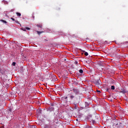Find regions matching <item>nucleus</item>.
Here are the masks:
<instances>
[{"mask_svg": "<svg viewBox=\"0 0 128 128\" xmlns=\"http://www.w3.org/2000/svg\"><path fill=\"white\" fill-rule=\"evenodd\" d=\"M84 128H92V126H84Z\"/></svg>", "mask_w": 128, "mask_h": 128, "instance_id": "16", "label": "nucleus"}, {"mask_svg": "<svg viewBox=\"0 0 128 128\" xmlns=\"http://www.w3.org/2000/svg\"><path fill=\"white\" fill-rule=\"evenodd\" d=\"M100 120V115H96L94 117V118L92 120V122L93 124H96V122H99Z\"/></svg>", "mask_w": 128, "mask_h": 128, "instance_id": "1", "label": "nucleus"}, {"mask_svg": "<svg viewBox=\"0 0 128 128\" xmlns=\"http://www.w3.org/2000/svg\"><path fill=\"white\" fill-rule=\"evenodd\" d=\"M79 72H80V74H83V73H84V70L80 69V70H79Z\"/></svg>", "mask_w": 128, "mask_h": 128, "instance_id": "11", "label": "nucleus"}, {"mask_svg": "<svg viewBox=\"0 0 128 128\" xmlns=\"http://www.w3.org/2000/svg\"><path fill=\"white\" fill-rule=\"evenodd\" d=\"M0 74H2V69L0 68Z\"/></svg>", "mask_w": 128, "mask_h": 128, "instance_id": "28", "label": "nucleus"}, {"mask_svg": "<svg viewBox=\"0 0 128 128\" xmlns=\"http://www.w3.org/2000/svg\"><path fill=\"white\" fill-rule=\"evenodd\" d=\"M31 128H36V126H34V125L32 126H31Z\"/></svg>", "mask_w": 128, "mask_h": 128, "instance_id": "24", "label": "nucleus"}, {"mask_svg": "<svg viewBox=\"0 0 128 128\" xmlns=\"http://www.w3.org/2000/svg\"><path fill=\"white\" fill-rule=\"evenodd\" d=\"M42 32H40V31H37V33L38 34H42Z\"/></svg>", "mask_w": 128, "mask_h": 128, "instance_id": "14", "label": "nucleus"}, {"mask_svg": "<svg viewBox=\"0 0 128 128\" xmlns=\"http://www.w3.org/2000/svg\"><path fill=\"white\" fill-rule=\"evenodd\" d=\"M114 86H111V90H114Z\"/></svg>", "mask_w": 128, "mask_h": 128, "instance_id": "19", "label": "nucleus"}, {"mask_svg": "<svg viewBox=\"0 0 128 128\" xmlns=\"http://www.w3.org/2000/svg\"><path fill=\"white\" fill-rule=\"evenodd\" d=\"M11 20H13V22H16V24H18V22L17 20H16L14 18H11Z\"/></svg>", "mask_w": 128, "mask_h": 128, "instance_id": "9", "label": "nucleus"}, {"mask_svg": "<svg viewBox=\"0 0 128 128\" xmlns=\"http://www.w3.org/2000/svg\"><path fill=\"white\" fill-rule=\"evenodd\" d=\"M48 76H49L48 78L50 79L51 80H53L54 82H56V76L55 75L50 74H48Z\"/></svg>", "mask_w": 128, "mask_h": 128, "instance_id": "2", "label": "nucleus"}, {"mask_svg": "<svg viewBox=\"0 0 128 128\" xmlns=\"http://www.w3.org/2000/svg\"><path fill=\"white\" fill-rule=\"evenodd\" d=\"M102 84V82H100V80H98L96 82V84H98V86H100Z\"/></svg>", "mask_w": 128, "mask_h": 128, "instance_id": "6", "label": "nucleus"}, {"mask_svg": "<svg viewBox=\"0 0 128 128\" xmlns=\"http://www.w3.org/2000/svg\"><path fill=\"white\" fill-rule=\"evenodd\" d=\"M26 30H30V28H28V27H26Z\"/></svg>", "mask_w": 128, "mask_h": 128, "instance_id": "21", "label": "nucleus"}, {"mask_svg": "<svg viewBox=\"0 0 128 128\" xmlns=\"http://www.w3.org/2000/svg\"><path fill=\"white\" fill-rule=\"evenodd\" d=\"M74 84H78V82H74Z\"/></svg>", "mask_w": 128, "mask_h": 128, "instance_id": "26", "label": "nucleus"}, {"mask_svg": "<svg viewBox=\"0 0 128 128\" xmlns=\"http://www.w3.org/2000/svg\"><path fill=\"white\" fill-rule=\"evenodd\" d=\"M97 92H98V94H100V90H97Z\"/></svg>", "mask_w": 128, "mask_h": 128, "instance_id": "25", "label": "nucleus"}, {"mask_svg": "<svg viewBox=\"0 0 128 128\" xmlns=\"http://www.w3.org/2000/svg\"><path fill=\"white\" fill-rule=\"evenodd\" d=\"M89 106V104H86L85 106H86H86Z\"/></svg>", "mask_w": 128, "mask_h": 128, "instance_id": "27", "label": "nucleus"}, {"mask_svg": "<svg viewBox=\"0 0 128 128\" xmlns=\"http://www.w3.org/2000/svg\"><path fill=\"white\" fill-rule=\"evenodd\" d=\"M12 116H14V114L12 113H9L8 115V118H12Z\"/></svg>", "mask_w": 128, "mask_h": 128, "instance_id": "7", "label": "nucleus"}, {"mask_svg": "<svg viewBox=\"0 0 128 128\" xmlns=\"http://www.w3.org/2000/svg\"><path fill=\"white\" fill-rule=\"evenodd\" d=\"M120 92H121L122 94H126V92H128V90H126V89L122 88L121 89Z\"/></svg>", "mask_w": 128, "mask_h": 128, "instance_id": "4", "label": "nucleus"}, {"mask_svg": "<svg viewBox=\"0 0 128 128\" xmlns=\"http://www.w3.org/2000/svg\"><path fill=\"white\" fill-rule=\"evenodd\" d=\"M84 56H88V52H84Z\"/></svg>", "mask_w": 128, "mask_h": 128, "instance_id": "18", "label": "nucleus"}, {"mask_svg": "<svg viewBox=\"0 0 128 128\" xmlns=\"http://www.w3.org/2000/svg\"><path fill=\"white\" fill-rule=\"evenodd\" d=\"M21 30H24V32L26 31V28H21Z\"/></svg>", "mask_w": 128, "mask_h": 128, "instance_id": "13", "label": "nucleus"}, {"mask_svg": "<svg viewBox=\"0 0 128 128\" xmlns=\"http://www.w3.org/2000/svg\"><path fill=\"white\" fill-rule=\"evenodd\" d=\"M74 64H78V61H76L74 62Z\"/></svg>", "mask_w": 128, "mask_h": 128, "instance_id": "23", "label": "nucleus"}, {"mask_svg": "<svg viewBox=\"0 0 128 128\" xmlns=\"http://www.w3.org/2000/svg\"><path fill=\"white\" fill-rule=\"evenodd\" d=\"M40 112H41V111L40 110Z\"/></svg>", "mask_w": 128, "mask_h": 128, "instance_id": "30", "label": "nucleus"}, {"mask_svg": "<svg viewBox=\"0 0 128 128\" xmlns=\"http://www.w3.org/2000/svg\"><path fill=\"white\" fill-rule=\"evenodd\" d=\"M37 26L38 28H42V24H37Z\"/></svg>", "mask_w": 128, "mask_h": 128, "instance_id": "10", "label": "nucleus"}, {"mask_svg": "<svg viewBox=\"0 0 128 128\" xmlns=\"http://www.w3.org/2000/svg\"><path fill=\"white\" fill-rule=\"evenodd\" d=\"M54 110V108L53 107H50L47 110L48 112H52Z\"/></svg>", "mask_w": 128, "mask_h": 128, "instance_id": "5", "label": "nucleus"}, {"mask_svg": "<svg viewBox=\"0 0 128 128\" xmlns=\"http://www.w3.org/2000/svg\"><path fill=\"white\" fill-rule=\"evenodd\" d=\"M16 14L18 16H22V14H20V12H16Z\"/></svg>", "mask_w": 128, "mask_h": 128, "instance_id": "12", "label": "nucleus"}, {"mask_svg": "<svg viewBox=\"0 0 128 128\" xmlns=\"http://www.w3.org/2000/svg\"><path fill=\"white\" fill-rule=\"evenodd\" d=\"M70 98H71V100H72V98H74V96H70Z\"/></svg>", "mask_w": 128, "mask_h": 128, "instance_id": "20", "label": "nucleus"}, {"mask_svg": "<svg viewBox=\"0 0 128 128\" xmlns=\"http://www.w3.org/2000/svg\"><path fill=\"white\" fill-rule=\"evenodd\" d=\"M63 100L66 101V102H68V96H66L62 98Z\"/></svg>", "mask_w": 128, "mask_h": 128, "instance_id": "8", "label": "nucleus"}, {"mask_svg": "<svg viewBox=\"0 0 128 128\" xmlns=\"http://www.w3.org/2000/svg\"><path fill=\"white\" fill-rule=\"evenodd\" d=\"M10 112H12V109H10Z\"/></svg>", "mask_w": 128, "mask_h": 128, "instance_id": "29", "label": "nucleus"}, {"mask_svg": "<svg viewBox=\"0 0 128 128\" xmlns=\"http://www.w3.org/2000/svg\"><path fill=\"white\" fill-rule=\"evenodd\" d=\"M72 90L76 94H78V93L80 92V90L76 88H74Z\"/></svg>", "mask_w": 128, "mask_h": 128, "instance_id": "3", "label": "nucleus"}, {"mask_svg": "<svg viewBox=\"0 0 128 128\" xmlns=\"http://www.w3.org/2000/svg\"><path fill=\"white\" fill-rule=\"evenodd\" d=\"M1 22H3L4 24H6V21L4 20H0Z\"/></svg>", "mask_w": 128, "mask_h": 128, "instance_id": "15", "label": "nucleus"}, {"mask_svg": "<svg viewBox=\"0 0 128 128\" xmlns=\"http://www.w3.org/2000/svg\"><path fill=\"white\" fill-rule=\"evenodd\" d=\"M12 66H16V62H13L12 63Z\"/></svg>", "mask_w": 128, "mask_h": 128, "instance_id": "22", "label": "nucleus"}, {"mask_svg": "<svg viewBox=\"0 0 128 128\" xmlns=\"http://www.w3.org/2000/svg\"><path fill=\"white\" fill-rule=\"evenodd\" d=\"M32 18L34 20V13H32Z\"/></svg>", "mask_w": 128, "mask_h": 128, "instance_id": "17", "label": "nucleus"}]
</instances>
